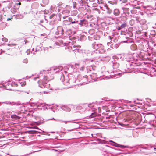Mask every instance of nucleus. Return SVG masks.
I'll use <instances>...</instances> for the list:
<instances>
[{
	"instance_id": "nucleus-1",
	"label": "nucleus",
	"mask_w": 156,
	"mask_h": 156,
	"mask_svg": "<svg viewBox=\"0 0 156 156\" xmlns=\"http://www.w3.org/2000/svg\"><path fill=\"white\" fill-rule=\"evenodd\" d=\"M57 30L58 33H61L62 35L64 34V30L62 26H58L57 27Z\"/></svg>"
},
{
	"instance_id": "nucleus-2",
	"label": "nucleus",
	"mask_w": 156,
	"mask_h": 156,
	"mask_svg": "<svg viewBox=\"0 0 156 156\" xmlns=\"http://www.w3.org/2000/svg\"><path fill=\"white\" fill-rule=\"evenodd\" d=\"M11 117L13 119H19L21 118V117L15 115H13L11 116Z\"/></svg>"
},
{
	"instance_id": "nucleus-3",
	"label": "nucleus",
	"mask_w": 156,
	"mask_h": 156,
	"mask_svg": "<svg viewBox=\"0 0 156 156\" xmlns=\"http://www.w3.org/2000/svg\"><path fill=\"white\" fill-rule=\"evenodd\" d=\"M120 13L118 9H115L114 11V14L116 16L118 15Z\"/></svg>"
},
{
	"instance_id": "nucleus-4",
	"label": "nucleus",
	"mask_w": 156,
	"mask_h": 156,
	"mask_svg": "<svg viewBox=\"0 0 156 156\" xmlns=\"http://www.w3.org/2000/svg\"><path fill=\"white\" fill-rule=\"evenodd\" d=\"M97 115V114L95 113H92L91 115L90 116L91 118L95 117Z\"/></svg>"
},
{
	"instance_id": "nucleus-5",
	"label": "nucleus",
	"mask_w": 156,
	"mask_h": 156,
	"mask_svg": "<svg viewBox=\"0 0 156 156\" xmlns=\"http://www.w3.org/2000/svg\"><path fill=\"white\" fill-rule=\"evenodd\" d=\"M126 24L125 23H124L122 24L121 26V27L122 28H124L126 26Z\"/></svg>"
},
{
	"instance_id": "nucleus-6",
	"label": "nucleus",
	"mask_w": 156,
	"mask_h": 156,
	"mask_svg": "<svg viewBox=\"0 0 156 156\" xmlns=\"http://www.w3.org/2000/svg\"><path fill=\"white\" fill-rule=\"evenodd\" d=\"M56 16L55 15V14H53L52 15H51V16L49 17V18L50 19H51L52 18H53L54 16Z\"/></svg>"
},
{
	"instance_id": "nucleus-7",
	"label": "nucleus",
	"mask_w": 156,
	"mask_h": 156,
	"mask_svg": "<svg viewBox=\"0 0 156 156\" xmlns=\"http://www.w3.org/2000/svg\"><path fill=\"white\" fill-rule=\"evenodd\" d=\"M28 62V60L26 58L24 59L23 61V62L24 63L27 64V63Z\"/></svg>"
},
{
	"instance_id": "nucleus-8",
	"label": "nucleus",
	"mask_w": 156,
	"mask_h": 156,
	"mask_svg": "<svg viewBox=\"0 0 156 156\" xmlns=\"http://www.w3.org/2000/svg\"><path fill=\"white\" fill-rule=\"evenodd\" d=\"M73 7L74 8H75L76 7V2H73Z\"/></svg>"
},
{
	"instance_id": "nucleus-9",
	"label": "nucleus",
	"mask_w": 156,
	"mask_h": 156,
	"mask_svg": "<svg viewBox=\"0 0 156 156\" xmlns=\"http://www.w3.org/2000/svg\"><path fill=\"white\" fill-rule=\"evenodd\" d=\"M88 107H90V108H91V107H93V106H94V105H93L92 104H89L88 105Z\"/></svg>"
},
{
	"instance_id": "nucleus-10",
	"label": "nucleus",
	"mask_w": 156,
	"mask_h": 156,
	"mask_svg": "<svg viewBox=\"0 0 156 156\" xmlns=\"http://www.w3.org/2000/svg\"><path fill=\"white\" fill-rule=\"evenodd\" d=\"M38 83L39 84H40V83H41V84H43V82H42V80H40L39 81H38Z\"/></svg>"
},
{
	"instance_id": "nucleus-11",
	"label": "nucleus",
	"mask_w": 156,
	"mask_h": 156,
	"mask_svg": "<svg viewBox=\"0 0 156 156\" xmlns=\"http://www.w3.org/2000/svg\"><path fill=\"white\" fill-rule=\"evenodd\" d=\"M12 19V17H11V18H8L7 19V21H9Z\"/></svg>"
},
{
	"instance_id": "nucleus-12",
	"label": "nucleus",
	"mask_w": 156,
	"mask_h": 156,
	"mask_svg": "<svg viewBox=\"0 0 156 156\" xmlns=\"http://www.w3.org/2000/svg\"><path fill=\"white\" fill-rule=\"evenodd\" d=\"M117 29L118 30H120V29H122L121 27V26L120 27H118L117 28Z\"/></svg>"
},
{
	"instance_id": "nucleus-13",
	"label": "nucleus",
	"mask_w": 156,
	"mask_h": 156,
	"mask_svg": "<svg viewBox=\"0 0 156 156\" xmlns=\"http://www.w3.org/2000/svg\"><path fill=\"white\" fill-rule=\"evenodd\" d=\"M77 22L78 21H77V22H75V21L72 22V23L73 24V23H77Z\"/></svg>"
},
{
	"instance_id": "nucleus-14",
	"label": "nucleus",
	"mask_w": 156,
	"mask_h": 156,
	"mask_svg": "<svg viewBox=\"0 0 156 156\" xmlns=\"http://www.w3.org/2000/svg\"><path fill=\"white\" fill-rule=\"evenodd\" d=\"M21 2H19L18 3V5H21Z\"/></svg>"
},
{
	"instance_id": "nucleus-15",
	"label": "nucleus",
	"mask_w": 156,
	"mask_h": 156,
	"mask_svg": "<svg viewBox=\"0 0 156 156\" xmlns=\"http://www.w3.org/2000/svg\"><path fill=\"white\" fill-rule=\"evenodd\" d=\"M4 39H5V41H7V39L6 38H5Z\"/></svg>"
},
{
	"instance_id": "nucleus-16",
	"label": "nucleus",
	"mask_w": 156,
	"mask_h": 156,
	"mask_svg": "<svg viewBox=\"0 0 156 156\" xmlns=\"http://www.w3.org/2000/svg\"><path fill=\"white\" fill-rule=\"evenodd\" d=\"M78 47H79V48H80L81 46L80 45H78Z\"/></svg>"
},
{
	"instance_id": "nucleus-17",
	"label": "nucleus",
	"mask_w": 156,
	"mask_h": 156,
	"mask_svg": "<svg viewBox=\"0 0 156 156\" xmlns=\"http://www.w3.org/2000/svg\"><path fill=\"white\" fill-rule=\"evenodd\" d=\"M46 93V94H47V92H46L45 91H44V93Z\"/></svg>"
},
{
	"instance_id": "nucleus-18",
	"label": "nucleus",
	"mask_w": 156,
	"mask_h": 156,
	"mask_svg": "<svg viewBox=\"0 0 156 156\" xmlns=\"http://www.w3.org/2000/svg\"><path fill=\"white\" fill-rule=\"evenodd\" d=\"M154 150H156V148H154Z\"/></svg>"
},
{
	"instance_id": "nucleus-19",
	"label": "nucleus",
	"mask_w": 156,
	"mask_h": 156,
	"mask_svg": "<svg viewBox=\"0 0 156 156\" xmlns=\"http://www.w3.org/2000/svg\"><path fill=\"white\" fill-rule=\"evenodd\" d=\"M35 128H36V129H38V128H37V127H36H36H35Z\"/></svg>"
},
{
	"instance_id": "nucleus-20",
	"label": "nucleus",
	"mask_w": 156,
	"mask_h": 156,
	"mask_svg": "<svg viewBox=\"0 0 156 156\" xmlns=\"http://www.w3.org/2000/svg\"><path fill=\"white\" fill-rule=\"evenodd\" d=\"M96 9V10L98 9H97V8H96V9Z\"/></svg>"
},
{
	"instance_id": "nucleus-21",
	"label": "nucleus",
	"mask_w": 156,
	"mask_h": 156,
	"mask_svg": "<svg viewBox=\"0 0 156 156\" xmlns=\"http://www.w3.org/2000/svg\"><path fill=\"white\" fill-rule=\"evenodd\" d=\"M25 43H26L25 40Z\"/></svg>"
},
{
	"instance_id": "nucleus-22",
	"label": "nucleus",
	"mask_w": 156,
	"mask_h": 156,
	"mask_svg": "<svg viewBox=\"0 0 156 156\" xmlns=\"http://www.w3.org/2000/svg\"><path fill=\"white\" fill-rule=\"evenodd\" d=\"M25 84H23V85H25Z\"/></svg>"
},
{
	"instance_id": "nucleus-23",
	"label": "nucleus",
	"mask_w": 156,
	"mask_h": 156,
	"mask_svg": "<svg viewBox=\"0 0 156 156\" xmlns=\"http://www.w3.org/2000/svg\"><path fill=\"white\" fill-rule=\"evenodd\" d=\"M25 84H23V85H25Z\"/></svg>"
},
{
	"instance_id": "nucleus-24",
	"label": "nucleus",
	"mask_w": 156,
	"mask_h": 156,
	"mask_svg": "<svg viewBox=\"0 0 156 156\" xmlns=\"http://www.w3.org/2000/svg\"><path fill=\"white\" fill-rule=\"evenodd\" d=\"M155 25H156V23L155 24Z\"/></svg>"
}]
</instances>
